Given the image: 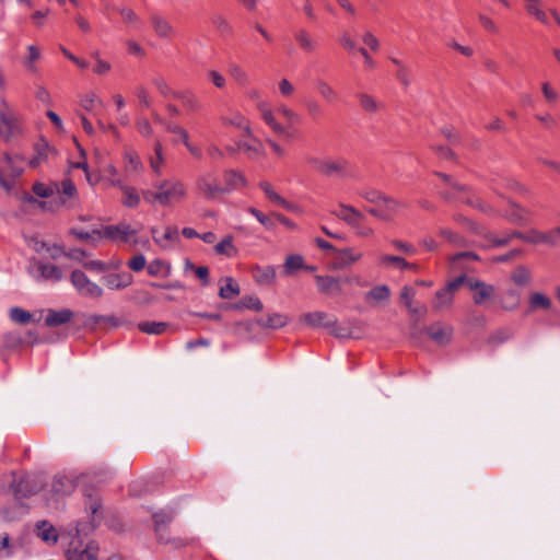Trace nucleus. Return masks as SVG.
<instances>
[{
    "label": "nucleus",
    "mask_w": 560,
    "mask_h": 560,
    "mask_svg": "<svg viewBox=\"0 0 560 560\" xmlns=\"http://www.w3.org/2000/svg\"><path fill=\"white\" fill-rule=\"evenodd\" d=\"M154 523V530L158 537V540L163 544L171 542V539L167 537V526L172 521V515L166 512H158L152 515Z\"/></svg>",
    "instance_id": "nucleus-27"
},
{
    "label": "nucleus",
    "mask_w": 560,
    "mask_h": 560,
    "mask_svg": "<svg viewBox=\"0 0 560 560\" xmlns=\"http://www.w3.org/2000/svg\"><path fill=\"white\" fill-rule=\"evenodd\" d=\"M317 290L322 294H341V279L332 276H315Z\"/></svg>",
    "instance_id": "nucleus-21"
},
{
    "label": "nucleus",
    "mask_w": 560,
    "mask_h": 560,
    "mask_svg": "<svg viewBox=\"0 0 560 560\" xmlns=\"http://www.w3.org/2000/svg\"><path fill=\"white\" fill-rule=\"evenodd\" d=\"M171 271V265L162 259H154L148 265V273L153 277H168Z\"/></svg>",
    "instance_id": "nucleus-44"
},
{
    "label": "nucleus",
    "mask_w": 560,
    "mask_h": 560,
    "mask_svg": "<svg viewBox=\"0 0 560 560\" xmlns=\"http://www.w3.org/2000/svg\"><path fill=\"white\" fill-rule=\"evenodd\" d=\"M337 258L335 262L336 269H346L358 262L362 258V253L351 247L336 250Z\"/></svg>",
    "instance_id": "nucleus-28"
},
{
    "label": "nucleus",
    "mask_w": 560,
    "mask_h": 560,
    "mask_svg": "<svg viewBox=\"0 0 560 560\" xmlns=\"http://www.w3.org/2000/svg\"><path fill=\"white\" fill-rule=\"evenodd\" d=\"M80 105L84 110L93 113L97 107L103 106V102L94 92H89L81 96Z\"/></svg>",
    "instance_id": "nucleus-47"
},
{
    "label": "nucleus",
    "mask_w": 560,
    "mask_h": 560,
    "mask_svg": "<svg viewBox=\"0 0 560 560\" xmlns=\"http://www.w3.org/2000/svg\"><path fill=\"white\" fill-rule=\"evenodd\" d=\"M511 279L517 285H526L532 281L530 270L527 267L520 265L512 272Z\"/></svg>",
    "instance_id": "nucleus-48"
},
{
    "label": "nucleus",
    "mask_w": 560,
    "mask_h": 560,
    "mask_svg": "<svg viewBox=\"0 0 560 560\" xmlns=\"http://www.w3.org/2000/svg\"><path fill=\"white\" fill-rule=\"evenodd\" d=\"M390 244L398 252H401L402 254H406V255H409V256H412V255L417 254V248L412 244H410L408 242H405V241H401V240H393L390 242Z\"/></svg>",
    "instance_id": "nucleus-63"
},
{
    "label": "nucleus",
    "mask_w": 560,
    "mask_h": 560,
    "mask_svg": "<svg viewBox=\"0 0 560 560\" xmlns=\"http://www.w3.org/2000/svg\"><path fill=\"white\" fill-rule=\"evenodd\" d=\"M306 163L316 172L324 176L345 177L348 171V161L343 158H319L315 155H307Z\"/></svg>",
    "instance_id": "nucleus-2"
},
{
    "label": "nucleus",
    "mask_w": 560,
    "mask_h": 560,
    "mask_svg": "<svg viewBox=\"0 0 560 560\" xmlns=\"http://www.w3.org/2000/svg\"><path fill=\"white\" fill-rule=\"evenodd\" d=\"M303 257L300 255H290L284 261V272L292 273L293 271L303 268Z\"/></svg>",
    "instance_id": "nucleus-60"
},
{
    "label": "nucleus",
    "mask_w": 560,
    "mask_h": 560,
    "mask_svg": "<svg viewBox=\"0 0 560 560\" xmlns=\"http://www.w3.org/2000/svg\"><path fill=\"white\" fill-rule=\"evenodd\" d=\"M389 298L390 289L386 284L376 285L364 294L365 302L373 307L386 303Z\"/></svg>",
    "instance_id": "nucleus-29"
},
{
    "label": "nucleus",
    "mask_w": 560,
    "mask_h": 560,
    "mask_svg": "<svg viewBox=\"0 0 560 560\" xmlns=\"http://www.w3.org/2000/svg\"><path fill=\"white\" fill-rule=\"evenodd\" d=\"M78 486V476L72 471L57 474L51 482V492L57 497L71 494Z\"/></svg>",
    "instance_id": "nucleus-9"
},
{
    "label": "nucleus",
    "mask_w": 560,
    "mask_h": 560,
    "mask_svg": "<svg viewBox=\"0 0 560 560\" xmlns=\"http://www.w3.org/2000/svg\"><path fill=\"white\" fill-rule=\"evenodd\" d=\"M464 284L474 292L472 300L475 304L481 305L490 299V288L485 282L466 276Z\"/></svg>",
    "instance_id": "nucleus-25"
},
{
    "label": "nucleus",
    "mask_w": 560,
    "mask_h": 560,
    "mask_svg": "<svg viewBox=\"0 0 560 560\" xmlns=\"http://www.w3.org/2000/svg\"><path fill=\"white\" fill-rule=\"evenodd\" d=\"M402 207L404 203L400 200L385 195L381 205L377 207L369 208L368 212L382 221L389 222L392 221L393 215L396 214Z\"/></svg>",
    "instance_id": "nucleus-10"
},
{
    "label": "nucleus",
    "mask_w": 560,
    "mask_h": 560,
    "mask_svg": "<svg viewBox=\"0 0 560 560\" xmlns=\"http://www.w3.org/2000/svg\"><path fill=\"white\" fill-rule=\"evenodd\" d=\"M167 325L163 322H141L138 324V328L149 335H161L165 331Z\"/></svg>",
    "instance_id": "nucleus-50"
},
{
    "label": "nucleus",
    "mask_w": 560,
    "mask_h": 560,
    "mask_svg": "<svg viewBox=\"0 0 560 560\" xmlns=\"http://www.w3.org/2000/svg\"><path fill=\"white\" fill-rule=\"evenodd\" d=\"M500 304L506 311L516 308L520 304V292L514 289L508 290L501 295Z\"/></svg>",
    "instance_id": "nucleus-46"
},
{
    "label": "nucleus",
    "mask_w": 560,
    "mask_h": 560,
    "mask_svg": "<svg viewBox=\"0 0 560 560\" xmlns=\"http://www.w3.org/2000/svg\"><path fill=\"white\" fill-rule=\"evenodd\" d=\"M196 187L199 194L207 200H214L226 194V188L218 182V178L210 174H202L196 180Z\"/></svg>",
    "instance_id": "nucleus-8"
},
{
    "label": "nucleus",
    "mask_w": 560,
    "mask_h": 560,
    "mask_svg": "<svg viewBox=\"0 0 560 560\" xmlns=\"http://www.w3.org/2000/svg\"><path fill=\"white\" fill-rule=\"evenodd\" d=\"M30 478H23L18 483H13L12 488L16 495L27 497L36 492V489L30 487Z\"/></svg>",
    "instance_id": "nucleus-57"
},
{
    "label": "nucleus",
    "mask_w": 560,
    "mask_h": 560,
    "mask_svg": "<svg viewBox=\"0 0 560 560\" xmlns=\"http://www.w3.org/2000/svg\"><path fill=\"white\" fill-rule=\"evenodd\" d=\"M125 168L127 173H139L142 171L143 165L137 153L127 152L125 154Z\"/></svg>",
    "instance_id": "nucleus-54"
},
{
    "label": "nucleus",
    "mask_w": 560,
    "mask_h": 560,
    "mask_svg": "<svg viewBox=\"0 0 560 560\" xmlns=\"http://www.w3.org/2000/svg\"><path fill=\"white\" fill-rule=\"evenodd\" d=\"M224 180L225 185L222 186L223 188H226V192L245 185L244 176L234 170H230L224 173Z\"/></svg>",
    "instance_id": "nucleus-45"
},
{
    "label": "nucleus",
    "mask_w": 560,
    "mask_h": 560,
    "mask_svg": "<svg viewBox=\"0 0 560 560\" xmlns=\"http://www.w3.org/2000/svg\"><path fill=\"white\" fill-rule=\"evenodd\" d=\"M494 208L499 217L505 219L512 224L525 225L529 221L530 211L511 199H506L504 201L497 200Z\"/></svg>",
    "instance_id": "nucleus-4"
},
{
    "label": "nucleus",
    "mask_w": 560,
    "mask_h": 560,
    "mask_svg": "<svg viewBox=\"0 0 560 560\" xmlns=\"http://www.w3.org/2000/svg\"><path fill=\"white\" fill-rule=\"evenodd\" d=\"M503 189L518 194L521 196H527L529 194V190L526 186L521 184L515 178H511V177H504V178L502 177L497 180L495 188L492 189V192L495 194L498 200H502V201L505 200L503 191H502Z\"/></svg>",
    "instance_id": "nucleus-15"
},
{
    "label": "nucleus",
    "mask_w": 560,
    "mask_h": 560,
    "mask_svg": "<svg viewBox=\"0 0 560 560\" xmlns=\"http://www.w3.org/2000/svg\"><path fill=\"white\" fill-rule=\"evenodd\" d=\"M27 52L28 54L25 60V67L31 71H35V62L40 59V50L37 46L30 45L27 47Z\"/></svg>",
    "instance_id": "nucleus-59"
},
{
    "label": "nucleus",
    "mask_w": 560,
    "mask_h": 560,
    "mask_svg": "<svg viewBox=\"0 0 560 560\" xmlns=\"http://www.w3.org/2000/svg\"><path fill=\"white\" fill-rule=\"evenodd\" d=\"M359 102L366 113H376L381 108L380 103L369 94H360Z\"/></svg>",
    "instance_id": "nucleus-56"
},
{
    "label": "nucleus",
    "mask_w": 560,
    "mask_h": 560,
    "mask_svg": "<svg viewBox=\"0 0 560 560\" xmlns=\"http://www.w3.org/2000/svg\"><path fill=\"white\" fill-rule=\"evenodd\" d=\"M9 317L12 322L21 325L28 324L33 320V315L21 307H12L9 311Z\"/></svg>",
    "instance_id": "nucleus-51"
},
{
    "label": "nucleus",
    "mask_w": 560,
    "mask_h": 560,
    "mask_svg": "<svg viewBox=\"0 0 560 560\" xmlns=\"http://www.w3.org/2000/svg\"><path fill=\"white\" fill-rule=\"evenodd\" d=\"M552 307L551 299L542 292H532L528 296V313L534 312H548Z\"/></svg>",
    "instance_id": "nucleus-32"
},
{
    "label": "nucleus",
    "mask_w": 560,
    "mask_h": 560,
    "mask_svg": "<svg viewBox=\"0 0 560 560\" xmlns=\"http://www.w3.org/2000/svg\"><path fill=\"white\" fill-rule=\"evenodd\" d=\"M359 195L364 198L368 202L377 207L381 205L385 194L376 189H363L359 192Z\"/></svg>",
    "instance_id": "nucleus-58"
},
{
    "label": "nucleus",
    "mask_w": 560,
    "mask_h": 560,
    "mask_svg": "<svg viewBox=\"0 0 560 560\" xmlns=\"http://www.w3.org/2000/svg\"><path fill=\"white\" fill-rule=\"evenodd\" d=\"M34 533L42 541L49 546H55L58 542V530L50 522L46 520L36 523Z\"/></svg>",
    "instance_id": "nucleus-20"
},
{
    "label": "nucleus",
    "mask_w": 560,
    "mask_h": 560,
    "mask_svg": "<svg viewBox=\"0 0 560 560\" xmlns=\"http://www.w3.org/2000/svg\"><path fill=\"white\" fill-rule=\"evenodd\" d=\"M21 133V127L19 122L18 115H4L1 114L0 118V136L3 137L5 141H10L12 138L16 137Z\"/></svg>",
    "instance_id": "nucleus-18"
},
{
    "label": "nucleus",
    "mask_w": 560,
    "mask_h": 560,
    "mask_svg": "<svg viewBox=\"0 0 560 560\" xmlns=\"http://www.w3.org/2000/svg\"><path fill=\"white\" fill-rule=\"evenodd\" d=\"M154 188H158L160 205L164 207L182 202L187 195L184 183L176 178L158 182Z\"/></svg>",
    "instance_id": "nucleus-3"
},
{
    "label": "nucleus",
    "mask_w": 560,
    "mask_h": 560,
    "mask_svg": "<svg viewBox=\"0 0 560 560\" xmlns=\"http://www.w3.org/2000/svg\"><path fill=\"white\" fill-rule=\"evenodd\" d=\"M152 24L154 31L160 37L167 38L172 36L173 27L166 20L160 16H152Z\"/></svg>",
    "instance_id": "nucleus-49"
},
{
    "label": "nucleus",
    "mask_w": 560,
    "mask_h": 560,
    "mask_svg": "<svg viewBox=\"0 0 560 560\" xmlns=\"http://www.w3.org/2000/svg\"><path fill=\"white\" fill-rule=\"evenodd\" d=\"M259 187H260V189L265 192L266 197H267L270 201H272V202H275V203H277V205H279V206H281V207H283V208H285V209H288V210H290V209L292 208V205H291L289 201H287L284 198H282V197H281V196H280V195H279L275 189H273V187L271 186V184H270V183H268V182H261V183L259 184Z\"/></svg>",
    "instance_id": "nucleus-40"
},
{
    "label": "nucleus",
    "mask_w": 560,
    "mask_h": 560,
    "mask_svg": "<svg viewBox=\"0 0 560 560\" xmlns=\"http://www.w3.org/2000/svg\"><path fill=\"white\" fill-rule=\"evenodd\" d=\"M71 283L78 293L89 299H100L104 294V290L97 283L91 281L81 270H73L71 273Z\"/></svg>",
    "instance_id": "nucleus-7"
},
{
    "label": "nucleus",
    "mask_w": 560,
    "mask_h": 560,
    "mask_svg": "<svg viewBox=\"0 0 560 560\" xmlns=\"http://www.w3.org/2000/svg\"><path fill=\"white\" fill-rule=\"evenodd\" d=\"M466 276L462 275L448 281L445 287L438 290L432 300V308L434 312H444L452 307L455 292L464 284Z\"/></svg>",
    "instance_id": "nucleus-6"
},
{
    "label": "nucleus",
    "mask_w": 560,
    "mask_h": 560,
    "mask_svg": "<svg viewBox=\"0 0 560 560\" xmlns=\"http://www.w3.org/2000/svg\"><path fill=\"white\" fill-rule=\"evenodd\" d=\"M225 281H226V284L222 285L220 288L219 296L221 299L230 300V299H233L234 296L238 295L240 294L238 284L232 278H226Z\"/></svg>",
    "instance_id": "nucleus-53"
},
{
    "label": "nucleus",
    "mask_w": 560,
    "mask_h": 560,
    "mask_svg": "<svg viewBox=\"0 0 560 560\" xmlns=\"http://www.w3.org/2000/svg\"><path fill=\"white\" fill-rule=\"evenodd\" d=\"M141 229L142 224L140 223L137 226H132L126 221H120L117 224L106 225L101 230H95L94 233L97 234L98 238L105 237L114 242L129 243Z\"/></svg>",
    "instance_id": "nucleus-5"
},
{
    "label": "nucleus",
    "mask_w": 560,
    "mask_h": 560,
    "mask_svg": "<svg viewBox=\"0 0 560 560\" xmlns=\"http://www.w3.org/2000/svg\"><path fill=\"white\" fill-rule=\"evenodd\" d=\"M378 265L383 268H394L397 270H412L418 271L419 266L413 262L407 261L404 257L398 255L382 254L378 256Z\"/></svg>",
    "instance_id": "nucleus-16"
},
{
    "label": "nucleus",
    "mask_w": 560,
    "mask_h": 560,
    "mask_svg": "<svg viewBox=\"0 0 560 560\" xmlns=\"http://www.w3.org/2000/svg\"><path fill=\"white\" fill-rule=\"evenodd\" d=\"M253 276L256 282L260 284H271L276 280V270L271 266L256 267Z\"/></svg>",
    "instance_id": "nucleus-41"
},
{
    "label": "nucleus",
    "mask_w": 560,
    "mask_h": 560,
    "mask_svg": "<svg viewBox=\"0 0 560 560\" xmlns=\"http://www.w3.org/2000/svg\"><path fill=\"white\" fill-rule=\"evenodd\" d=\"M124 198L121 200L122 205L128 208H136L140 203V196L136 191L133 187L121 186Z\"/></svg>",
    "instance_id": "nucleus-52"
},
{
    "label": "nucleus",
    "mask_w": 560,
    "mask_h": 560,
    "mask_svg": "<svg viewBox=\"0 0 560 560\" xmlns=\"http://www.w3.org/2000/svg\"><path fill=\"white\" fill-rule=\"evenodd\" d=\"M34 268L37 272V275H34V278L36 280H46V281L57 282V281H60L63 277L62 270L54 264L36 261L34 264Z\"/></svg>",
    "instance_id": "nucleus-17"
},
{
    "label": "nucleus",
    "mask_w": 560,
    "mask_h": 560,
    "mask_svg": "<svg viewBox=\"0 0 560 560\" xmlns=\"http://www.w3.org/2000/svg\"><path fill=\"white\" fill-rule=\"evenodd\" d=\"M289 323V317L281 313L268 314L266 318L258 320V324L265 328L278 329L284 327Z\"/></svg>",
    "instance_id": "nucleus-38"
},
{
    "label": "nucleus",
    "mask_w": 560,
    "mask_h": 560,
    "mask_svg": "<svg viewBox=\"0 0 560 560\" xmlns=\"http://www.w3.org/2000/svg\"><path fill=\"white\" fill-rule=\"evenodd\" d=\"M511 235L529 244H547L549 246H555V240H552L550 231L539 232L537 230H532L528 233L513 231Z\"/></svg>",
    "instance_id": "nucleus-23"
},
{
    "label": "nucleus",
    "mask_w": 560,
    "mask_h": 560,
    "mask_svg": "<svg viewBox=\"0 0 560 560\" xmlns=\"http://www.w3.org/2000/svg\"><path fill=\"white\" fill-rule=\"evenodd\" d=\"M249 140H240L236 142L237 149L247 153L249 159H258L265 155V151L260 140L253 135Z\"/></svg>",
    "instance_id": "nucleus-33"
},
{
    "label": "nucleus",
    "mask_w": 560,
    "mask_h": 560,
    "mask_svg": "<svg viewBox=\"0 0 560 560\" xmlns=\"http://www.w3.org/2000/svg\"><path fill=\"white\" fill-rule=\"evenodd\" d=\"M214 252L218 255H224L226 257H234L237 254V248L233 243V236H224L215 246Z\"/></svg>",
    "instance_id": "nucleus-42"
},
{
    "label": "nucleus",
    "mask_w": 560,
    "mask_h": 560,
    "mask_svg": "<svg viewBox=\"0 0 560 560\" xmlns=\"http://www.w3.org/2000/svg\"><path fill=\"white\" fill-rule=\"evenodd\" d=\"M212 23L222 35H225V36L232 35L233 27L224 16H222V15L213 16Z\"/></svg>",
    "instance_id": "nucleus-61"
},
{
    "label": "nucleus",
    "mask_w": 560,
    "mask_h": 560,
    "mask_svg": "<svg viewBox=\"0 0 560 560\" xmlns=\"http://www.w3.org/2000/svg\"><path fill=\"white\" fill-rule=\"evenodd\" d=\"M525 10L528 14L533 15L536 20H538L542 24H548L549 19L546 12L541 8L540 0H524Z\"/></svg>",
    "instance_id": "nucleus-39"
},
{
    "label": "nucleus",
    "mask_w": 560,
    "mask_h": 560,
    "mask_svg": "<svg viewBox=\"0 0 560 560\" xmlns=\"http://www.w3.org/2000/svg\"><path fill=\"white\" fill-rule=\"evenodd\" d=\"M74 316V313L69 308L61 310H47L45 317V325L48 327H56L69 323Z\"/></svg>",
    "instance_id": "nucleus-31"
},
{
    "label": "nucleus",
    "mask_w": 560,
    "mask_h": 560,
    "mask_svg": "<svg viewBox=\"0 0 560 560\" xmlns=\"http://www.w3.org/2000/svg\"><path fill=\"white\" fill-rule=\"evenodd\" d=\"M434 174L450 187V190L441 192V196L444 199H458L463 202L472 203V200L469 197H466V187L464 185L457 183L445 173L434 172Z\"/></svg>",
    "instance_id": "nucleus-11"
},
{
    "label": "nucleus",
    "mask_w": 560,
    "mask_h": 560,
    "mask_svg": "<svg viewBox=\"0 0 560 560\" xmlns=\"http://www.w3.org/2000/svg\"><path fill=\"white\" fill-rule=\"evenodd\" d=\"M151 233L153 241L163 249L171 248L179 240L178 231L174 226L165 228L162 235H158V230L155 228L151 229Z\"/></svg>",
    "instance_id": "nucleus-30"
},
{
    "label": "nucleus",
    "mask_w": 560,
    "mask_h": 560,
    "mask_svg": "<svg viewBox=\"0 0 560 560\" xmlns=\"http://www.w3.org/2000/svg\"><path fill=\"white\" fill-rule=\"evenodd\" d=\"M117 11L128 28L138 31L142 27V20L131 8L120 7Z\"/></svg>",
    "instance_id": "nucleus-36"
},
{
    "label": "nucleus",
    "mask_w": 560,
    "mask_h": 560,
    "mask_svg": "<svg viewBox=\"0 0 560 560\" xmlns=\"http://www.w3.org/2000/svg\"><path fill=\"white\" fill-rule=\"evenodd\" d=\"M264 121L278 135H287V129L275 117L273 112L268 108L264 103L258 105Z\"/></svg>",
    "instance_id": "nucleus-35"
},
{
    "label": "nucleus",
    "mask_w": 560,
    "mask_h": 560,
    "mask_svg": "<svg viewBox=\"0 0 560 560\" xmlns=\"http://www.w3.org/2000/svg\"><path fill=\"white\" fill-rule=\"evenodd\" d=\"M231 78L241 86L248 84V73L237 65H232L229 69Z\"/></svg>",
    "instance_id": "nucleus-55"
},
{
    "label": "nucleus",
    "mask_w": 560,
    "mask_h": 560,
    "mask_svg": "<svg viewBox=\"0 0 560 560\" xmlns=\"http://www.w3.org/2000/svg\"><path fill=\"white\" fill-rule=\"evenodd\" d=\"M315 86H316V90H317L318 94L322 96V98L326 103L334 104V103L339 101L340 97H339L338 92L326 80H324V79L316 80L315 81Z\"/></svg>",
    "instance_id": "nucleus-34"
},
{
    "label": "nucleus",
    "mask_w": 560,
    "mask_h": 560,
    "mask_svg": "<svg viewBox=\"0 0 560 560\" xmlns=\"http://www.w3.org/2000/svg\"><path fill=\"white\" fill-rule=\"evenodd\" d=\"M427 332L429 337L440 346L450 343L453 337V328L450 325L441 323L432 324L428 327Z\"/></svg>",
    "instance_id": "nucleus-24"
},
{
    "label": "nucleus",
    "mask_w": 560,
    "mask_h": 560,
    "mask_svg": "<svg viewBox=\"0 0 560 560\" xmlns=\"http://www.w3.org/2000/svg\"><path fill=\"white\" fill-rule=\"evenodd\" d=\"M58 192L65 195L67 198H73L77 195L75 185L70 179L62 180L60 187L55 185Z\"/></svg>",
    "instance_id": "nucleus-64"
},
{
    "label": "nucleus",
    "mask_w": 560,
    "mask_h": 560,
    "mask_svg": "<svg viewBox=\"0 0 560 560\" xmlns=\"http://www.w3.org/2000/svg\"><path fill=\"white\" fill-rule=\"evenodd\" d=\"M93 529L91 522H77L67 529L66 535L69 537L66 557L68 560H97L98 545L91 540L84 542L81 538Z\"/></svg>",
    "instance_id": "nucleus-1"
},
{
    "label": "nucleus",
    "mask_w": 560,
    "mask_h": 560,
    "mask_svg": "<svg viewBox=\"0 0 560 560\" xmlns=\"http://www.w3.org/2000/svg\"><path fill=\"white\" fill-rule=\"evenodd\" d=\"M101 280L109 290H124L132 283L133 277L128 272H117L106 273Z\"/></svg>",
    "instance_id": "nucleus-22"
},
{
    "label": "nucleus",
    "mask_w": 560,
    "mask_h": 560,
    "mask_svg": "<svg viewBox=\"0 0 560 560\" xmlns=\"http://www.w3.org/2000/svg\"><path fill=\"white\" fill-rule=\"evenodd\" d=\"M49 150L47 144L37 145L36 153L30 161V165L34 168L40 165L47 159Z\"/></svg>",
    "instance_id": "nucleus-62"
},
{
    "label": "nucleus",
    "mask_w": 560,
    "mask_h": 560,
    "mask_svg": "<svg viewBox=\"0 0 560 560\" xmlns=\"http://www.w3.org/2000/svg\"><path fill=\"white\" fill-rule=\"evenodd\" d=\"M222 124L228 127H235L244 131L247 137H252V128L248 119L238 110H230L220 117Z\"/></svg>",
    "instance_id": "nucleus-19"
},
{
    "label": "nucleus",
    "mask_w": 560,
    "mask_h": 560,
    "mask_svg": "<svg viewBox=\"0 0 560 560\" xmlns=\"http://www.w3.org/2000/svg\"><path fill=\"white\" fill-rule=\"evenodd\" d=\"M434 174L450 187V190L441 192V196L444 199H458L463 202L472 203V200L469 197H466V187L464 185L457 183L445 173L434 172Z\"/></svg>",
    "instance_id": "nucleus-12"
},
{
    "label": "nucleus",
    "mask_w": 560,
    "mask_h": 560,
    "mask_svg": "<svg viewBox=\"0 0 560 560\" xmlns=\"http://www.w3.org/2000/svg\"><path fill=\"white\" fill-rule=\"evenodd\" d=\"M299 46L306 52L311 54L316 49L317 43L315 38L305 28H300L294 34Z\"/></svg>",
    "instance_id": "nucleus-37"
},
{
    "label": "nucleus",
    "mask_w": 560,
    "mask_h": 560,
    "mask_svg": "<svg viewBox=\"0 0 560 560\" xmlns=\"http://www.w3.org/2000/svg\"><path fill=\"white\" fill-rule=\"evenodd\" d=\"M434 174L450 187V190L441 192V196L444 199H458L463 202L472 203V200L469 197H466V187L464 185L457 183L445 173L434 172Z\"/></svg>",
    "instance_id": "nucleus-13"
},
{
    "label": "nucleus",
    "mask_w": 560,
    "mask_h": 560,
    "mask_svg": "<svg viewBox=\"0 0 560 560\" xmlns=\"http://www.w3.org/2000/svg\"><path fill=\"white\" fill-rule=\"evenodd\" d=\"M154 155L150 156V167L152 172L156 175H160L162 173V166L164 164V154H163V147L160 141H155L154 143Z\"/></svg>",
    "instance_id": "nucleus-43"
},
{
    "label": "nucleus",
    "mask_w": 560,
    "mask_h": 560,
    "mask_svg": "<svg viewBox=\"0 0 560 560\" xmlns=\"http://www.w3.org/2000/svg\"><path fill=\"white\" fill-rule=\"evenodd\" d=\"M331 213L351 226H357L364 218L359 210L345 203H340Z\"/></svg>",
    "instance_id": "nucleus-26"
},
{
    "label": "nucleus",
    "mask_w": 560,
    "mask_h": 560,
    "mask_svg": "<svg viewBox=\"0 0 560 560\" xmlns=\"http://www.w3.org/2000/svg\"><path fill=\"white\" fill-rule=\"evenodd\" d=\"M300 322L313 328H330L337 324V318L326 312L315 311L304 313Z\"/></svg>",
    "instance_id": "nucleus-14"
}]
</instances>
